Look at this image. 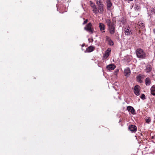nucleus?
Returning a JSON list of instances; mask_svg holds the SVG:
<instances>
[{
  "mask_svg": "<svg viewBox=\"0 0 155 155\" xmlns=\"http://www.w3.org/2000/svg\"><path fill=\"white\" fill-rule=\"evenodd\" d=\"M105 21L108 27V30L110 33L111 35L114 34L115 32L116 26L115 23L111 22L109 19H105Z\"/></svg>",
  "mask_w": 155,
  "mask_h": 155,
  "instance_id": "obj_1",
  "label": "nucleus"
},
{
  "mask_svg": "<svg viewBox=\"0 0 155 155\" xmlns=\"http://www.w3.org/2000/svg\"><path fill=\"white\" fill-rule=\"evenodd\" d=\"M138 27V28L141 29H144L145 28L144 25L143 23L139 22Z\"/></svg>",
  "mask_w": 155,
  "mask_h": 155,
  "instance_id": "obj_18",
  "label": "nucleus"
},
{
  "mask_svg": "<svg viewBox=\"0 0 155 155\" xmlns=\"http://www.w3.org/2000/svg\"><path fill=\"white\" fill-rule=\"evenodd\" d=\"M153 31L154 33V34H155V28L153 30Z\"/></svg>",
  "mask_w": 155,
  "mask_h": 155,
  "instance_id": "obj_28",
  "label": "nucleus"
},
{
  "mask_svg": "<svg viewBox=\"0 0 155 155\" xmlns=\"http://www.w3.org/2000/svg\"><path fill=\"white\" fill-rule=\"evenodd\" d=\"M134 7V8L135 10H138L140 8V7L137 5H133L132 7Z\"/></svg>",
  "mask_w": 155,
  "mask_h": 155,
  "instance_id": "obj_21",
  "label": "nucleus"
},
{
  "mask_svg": "<svg viewBox=\"0 0 155 155\" xmlns=\"http://www.w3.org/2000/svg\"><path fill=\"white\" fill-rule=\"evenodd\" d=\"M111 49L110 48H108L106 51L105 54H104L103 56V57L104 58L106 59L107 58L109 55V53L111 51Z\"/></svg>",
  "mask_w": 155,
  "mask_h": 155,
  "instance_id": "obj_11",
  "label": "nucleus"
},
{
  "mask_svg": "<svg viewBox=\"0 0 155 155\" xmlns=\"http://www.w3.org/2000/svg\"><path fill=\"white\" fill-rule=\"evenodd\" d=\"M150 83V81L149 78H147L145 80V84L146 85H149Z\"/></svg>",
  "mask_w": 155,
  "mask_h": 155,
  "instance_id": "obj_20",
  "label": "nucleus"
},
{
  "mask_svg": "<svg viewBox=\"0 0 155 155\" xmlns=\"http://www.w3.org/2000/svg\"><path fill=\"white\" fill-rule=\"evenodd\" d=\"M150 120H151L150 119V118L149 117H148L146 120V122L147 123H149L150 122Z\"/></svg>",
  "mask_w": 155,
  "mask_h": 155,
  "instance_id": "obj_24",
  "label": "nucleus"
},
{
  "mask_svg": "<svg viewBox=\"0 0 155 155\" xmlns=\"http://www.w3.org/2000/svg\"><path fill=\"white\" fill-rule=\"evenodd\" d=\"M152 70L151 66L150 65H148L146 66V69L145 70V71L146 72L148 73L150 72Z\"/></svg>",
  "mask_w": 155,
  "mask_h": 155,
  "instance_id": "obj_17",
  "label": "nucleus"
},
{
  "mask_svg": "<svg viewBox=\"0 0 155 155\" xmlns=\"http://www.w3.org/2000/svg\"><path fill=\"white\" fill-rule=\"evenodd\" d=\"M116 68V66L114 64H111L106 67V68L109 71L114 70Z\"/></svg>",
  "mask_w": 155,
  "mask_h": 155,
  "instance_id": "obj_10",
  "label": "nucleus"
},
{
  "mask_svg": "<svg viewBox=\"0 0 155 155\" xmlns=\"http://www.w3.org/2000/svg\"><path fill=\"white\" fill-rule=\"evenodd\" d=\"M140 86L138 85H136L134 87V94L137 96H138L140 94Z\"/></svg>",
  "mask_w": 155,
  "mask_h": 155,
  "instance_id": "obj_6",
  "label": "nucleus"
},
{
  "mask_svg": "<svg viewBox=\"0 0 155 155\" xmlns=\"http://www.w3.org/2000/svg\"><path fill=\"white\" fill-rule=\"evenodd\" d=\"M92 25L91 23H88L84 28L85 30L89 32L93 33V29L92 28Z\"/></svg>",
  "mask_w": 155,
  "mask_h": 155,
  "instance_id": "obj_5",
  "label": "nucleus"
},
{
  "mask_svg": "<svg viewBox=\"0 0 155 155\" xmlns=\"http://www.w3.org/2000/svg\"><path fill=\"white\" fill-rule=\"evenodd\" d=\"M107 4V7L108 9H109L111 8L112 6V3L110 0H105Z\"/></svg>",
  "mask_w": 155,
  "mask_h": 155,
  "instance_id": "obj_13",
  "label": "nucleus"
},
{
  "mask_svg": "<svg viewBox=\"0 0 155 155\" xmlns=\"http://www.w3.org/2000/svg\"><path fill=\"white\" fill-rule=\"evenodd\" d=\"M144 78V76L143 75H141L140 74H139L137 77V80L138 82L141 83L142 82V79Z\"/></svg>",
  "mask_w": 155,
  "mask_h": 155,
  "instance_id": "obj_15",
  "label": "nucleus"
},
{
  "mask_svg": "<svg viewBox=\"0 0 155 155\" xmlns=\"http://www.w3.org/2000/svg\"><path fill=\"white\" fill-rule=\"evenodd\" d=\"M94 47L93 46H90L86 48V50L85 51V52H90L94 50Z\"/></svg>",
  "mask_w": 155,
  "mask_h": 155,
  "instance_id": "obj_14",
  "label": "nucleus"
},
{
  "mask_svg": "<svg viewBox=\"0 0 155 155\" xmlns=\"http://www.w3.org/2000/svg\"><path fill=\"white\" fill-rule=\"evenodd\" d=\"M124 73L125 76L128 77L130 74V71L129 68H127L125 69L124 70Z\"/></svg>",
  "mask_w": 155,
  "mask_h": 155,
  "instance_id": "obj_12",
  "label": "nucleus"
},
{
  "mask_svg": "<svg viewBox=\"0 0 155 155\" xmlns=\"http://www.w3.org/2000/svg\"><path fill=\"white\" fill-rule=\"evenodd\" d=\"M108 42L109 45H110L112 46L114 45V42L113 41L111 40V39L108 41Z\"/></svg>",
  "mask_w": 155,
  "mask_h": 155,
  "instance_id": "obj_22",
  "label": "nucleus"
},
{
  "mask_svg": "<svg viewBox=\"0 0 155 155\" xmlns=\"http://www.w3.org/2000/svg\"><path fill=\"white\" fill-rule=\"evenodd\" d=\"M91 8H92V11L95 14H97L99 13L98 8H97L95 5L94 6H92Z\"/></svg>",
  "mask_w": 155,
  "mask_h": 155,
  "instance_id": "obj_16",
  "label": "nucleus"
},
{
  "mask_svg": "<svg viewBox=\"0 0 155 155\" xmlns=\"http://www.w3.org/2000/svg\"><path fill=\"white\" fill-rule=\"evenodd\" d=\"M129 129L133 133H135L137 130V127L135 125H130Z\"/></svg>",
  "mask_w": 155,
  "mask_h": 155,
  "instance_id": "obj_7",
  "label": "nucleus"
},
{
  "mask_svg": "<svg viewBox=\"0 0 155 155\" xmlns=\"http://www.w3.org/2000/svg\"><path fill=\"white\" fill-rule=\"evenodd\" d=\"M87 19H86L85 20L84 22L83 23V25H84L85 24H86L87 22Z\"/></svg>",
  "mask_w": 155,
  "mask_h": 155,
  "instance_id": "obj_27",
  "label": "nucleus"
},
{
  "mask_svg": "<svg viewBox=\"0 0 155 155\" xmlns=\"http://www.w3.org/2000/svg\"><path fill=\"white\" fill-rule=\"evenodd\" d=\"M124 33L125 35L130 36L132 34L133 30L129 25H127L124 28Z\"/></svg>",
  "mask_w": 155,
  "mask_h": 155,
  "instance_id": "obj_4",
  "label": "nucleus"
},
{
  "mask_svg": "<svg viewBox=\"0 0 155 155\" xmlns=\"http://www.w3.org/2000/svg\"><path fill=\"white\" fill-rule=\"evenodd\" d=\"M127 109L129 112H130L132 114L134 115L136 114L135 111L132 107L130 106H128L127 107Z\"/></svg>",
  "mask_w": 155,
  "mask_h": 155,
  "instance_id": "obj_8",
  "label": "nucleus"
},
{
  "mask_svg": "<svg viewBox=\"0 0 155 155\" xmlns=\"http://www.w3.org/2000/svg\"><path fill=\"white\" fill-rule=\"evenodd\" d=\"M90 5H91V7L93 5H95V4L92 1H90Z\"/></svg>",
  "mask_w": 155,
  "mask_h": 155,
  "instance_id": "obj_26",
  "label": "nucleus"
},
{
  "mask_svg": "<svg viewBox=\"0 0 155 155\" xmlns=\"http://www.w3.org/2000/svg\"><path fill=\"white\" fill-rule=\"evenodd\" d=\"M99 27L102 33L105 32V26L103 23H100L99 24Z\"/></svg>",
  "mask_w": 155,
  "mask_h": 155,
  "instance_id": "obj_9",
  "label": "nucleus"
},
{
  "mask_svg": "<svg viewBox=\"0 0 155 155\" xmlns=\"http://www.w3.org/2000/svg\"><path fill=\"white\" fill-rule=\"evenodd\" d=\"M140 97L143 100H144L146 98L145 95L144 94H142Z\"/></svg>",
  "mask_w": 155,
  "mask_h": 155,
  "instance_id": "obj_23",
  "label": "nucleus"
},
{
  "mask_svg": "<svg viewBox=\"0 0 155 155\" xmlns=\"http://www.w3.org/2000/svg\"><path fill=\"white\" fill-rule=\"evenodd\" d=\"M106 39V41H109L111 39L108 36H106L105 37Z\"/></svg>",
  "mask_w": 155,
  "mask_h": 155,
  "instance_id": "obj_25",
  "label": "nucleus"
},
{
  "mask_svg": "<svg viewBox=\"0 0 155 155\" xmlns=\"http://www.w3.org/2000/svg\"><path fill=\"white\" fill-rule=\"evenodd\" d=\"M136 54L137 57L139 58L143 59L146 57L145 52L141 48H138L136 50Z\"/></svg>",
  "mask_w": 155,
  "mask_h": 155,
  "instance_id": "obj_3",
  "label": "nucleus"
},
{
  "mask_svg": "<svg viewBox=\"0 0 155 155\" xmlns=\"http://www.w3.org/2000/svg\"><path fill=\"white\" fill-rule=\"evenodd\" d=\"M96 4L98 6V9L99 13L102 14L104 12V5L101 0H97Z\"/></svg>",
  "mask_w": 155,
  "mask_h": 155,
  "instance_id": "obj_2",
  "label": "nucleus"
},
{
  "mask_svg": "<svg viewBox=\"0 0 155 155\" xmlns=\"http://www.w3.org/2000/svg\"><path fill=\"white\" fill-rule=\"evenodd\" d=\"M151 93L153 96H155V93L153 92L155 91V86L153 85L150 89Z\"/></svg>",
  "mask_w": 155,
  "mask_h": 155,
  "instance_id": "obj_19",
  "label": "nucleus"
},
{
  "mask_svg": "<svg viewBox=\"0 0 155 155\" xmlns=\"http://www.w3.org/2000/svg\"><path fill=\"white\" fill-rule=\"evenodd\" d=\"M152 138H153V137H152Z\"/></svg>",
  "mask_w": 155,
  "mask_h": 155,
  "instance_id": "obj_29",
  "label": "nucleus"
}]
</instances>
